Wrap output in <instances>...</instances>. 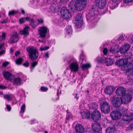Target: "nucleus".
<instances>
[{
    "label": "nucleus",
    "instance_id": "nucleus-2",
    "mask_svg": "<svg viewBox=\"0 0 133 133\" xmlns=\"http://www.w3.org/2000/svg\"><path fill=\"white\" fill-rule=\"evenodd\" d=\"M26 50L28 53L29 57L32 61L36 59L38 56V52L37 49L33 47L29 46L26 48Z\"/></svg>",
    "mask_w": 133,
    "mask_h": 133
},
{
    "label": "nucleus",
    "instance_id": "nucleus-48",
    "mask_svg": "<svg viewBox=\"0 0 133 133\" xmlns=\"http://www.w3.org/2000/svg\"><path fill=\"white\" fill-rule=\"evenodd\" d=\"M48 90V88L46 87H42L41 88V91H47Z\"/></svg>",
    "mask_w": 133,
    "mask_h": 133
},
{
    "label": "nucleus",
    "instance_id": "nucleus-44",
    "mask_svg": "<svg viewBox=\"0 0 133 133\" xmlns=\"http://www.w3.org/2000/svg\"><path fill=\"white\" fill-rule=\"evenodd\" d=\"M25 109V105L24 104H23L21 107V110L20 111L21 113L24 112Z\"/></svg>",
    "mask_w": 133,
    "mask_h": 133
},
{
    "label": "nucleus",
    "instance_id": "nucleus-41",
    "mask_svg": "<svg viewBox=\"0 0 133 133\" xmlns=\"http://www.w3.org/2000/svg\"><path fill=\"white\" fill-rule=\"evenodd\" d=\"M38 62H33L32 63H31V69H32L34 68L38 64Z\"/></svg>",
    "mask_w": 133,
    "mask_h": 133
},
{
    "label": "nucleus",
    "instance_id": "nucleus-11",
    "mask_svg": "<svg viewBox=\"0 0 133 133\" xmlns=\"http://www.w3.org/2000/svg\"><path fill=\"white\" fill-rule=\"evenodd\" d=\"M127 63L128 61L127 59H122L117 61L115 64L119 66H123L125 69Z\"/></svg>",
    "mask_w": 133,
    "mask_h": 133
},
{
    "label": "nucleus",
    "instance_id": "nucleus-22",
    "mask_svg": "<svg viewBox=\"0 0 133 133\" xmlns=\"http://www.w3.org/2000/svg\"><path fill=\"white\" fill-rule=\"evenodd\" d=\"M22 79L18 77L14 78L13 79V84L17 86L20 85L22 84Z\"/></svg>",
    "mask_w": 133,
    "mask_h": 133
},
{
    "label": "nucleus",
    "instance_id": "nucleus-36",
    "mask_svg": "<svg viewBox=\"0 0 133 133\" xmlns=\"http://www.w3.org/2000/svg\"><path fill=\"white\" fill-rule=\"evenodd\" d=\"M22 58H19L16 59V64L18 65H20L23 61Z\"/></svg>",
    "mask_w": 133,
    "mask_h": 133
},
{
    "label": "nucleus",
    "instance_id": "nucleus-53",
    "mask_svg": "<svg viewBox=\"0 0 133 133\" xmlns=\"http://www.w3.org/2000/svg\"><path fill=\"white\" fill-rule=\"evenodd\" d=\"M108 50L106 48H104L103 50V52L104 53V55H107V53H108Z\"/></svg>",
    "mask_w": 133,
    "mask_h": 133
},
{
    "label": "nucleus",
    "instance_id": "nucleus-12",
    "mask_svg": "<svg viewBox=\"0 0 133 133\" xmlns=\"http://www.w3.org/2000/svg\"><path fill=\"white\" fill-rule=\"evenodd\" d=\"M123 103L126 104L131 101L132 98L131 95L129 94H125L122 97Z\"/></svg>",
    "mask_w": 133,
    "mask_h": 133
},
{
    "label": "nucleus",
    "instance_id": "nucleus-62",
    "mask_svg": "<svg viewBox=\"0 0 133 133\" xmlns=\"http://www.w3.org/2000/svg\"><path fill=\"white\" fill-rule=\"evenodd\" d=\"M129 42L131 43H133V36L129 39Z\"/></svg>",
    "mask_w": 133,
    "mask_h": 133
},
{
    "label": "nucleus",
    "instance_id": "nucleus-20",
    "mask_svg": "<svg viewBox=\"0 0 133 133\" xmlns=\"http://www.w3.org/2000/svg\"><path fill=\"white\" fill-rule=\"evenodd\" d=\"M3 76L6 79L9 81H10L12 79V74L10 72L7 71H3Z\"/></svg>",
    "mask_w": 133,
    "mask_h": 133
},
{
    "label": "nucleus",
    "instance_id": "nucleus-31",
    "mask_svg": "<svg viewBox=\"0 0 133 133\" xmlns=\"http://www.w3.org/2000/svg\"><path fill=\"white\" fill-rule=\"evenodd\" d=\"M91 116H101V115L99 111H95L91 114Z\"/></svg>",
    "mask_w": 133,
    "mask_h": 133
},
{
    "label": "nucleus",
    "instance_id": "nucleus-30",
    "mask_svg": "<svg viewBox=\"0 0 133 133\" xmlns=\"http://www.w3.org/2000/svg\"><path fill=\"white\" fill-rule=\"evenodd\" d=\"M126 67L127 69V71H130L133 69V60L131 61V62L129 63V64H127Z\"/></svg>",
    "mask_w": 133,
    "mask_h": 133
},
{
    "label": "nucleus",
    "instance_id": "nucleus-60",
    "mask_svg": "<svg viewBox=\"0 0 133 133\" xmlns=\"http://www.w3.org/2000/svg\"><path fill=\"white\" fill-rule=\"evenodd\" d=\"M123 1L124 2L126 3H128L133 1V0H123Z\"/></svg>",
    "mask_w": 133,
    "mask_h": 133
},
{
    "label": "nucleus",
    "instance_id": "nucleus-19",
    "mask_svg": "<svg viewBox=\"0 0 133 133\" xmlns=\"http://www.w3.org/2000/svg\"><path fill=\"white\" fill-rule=\"evenodd\" d=\"M114 89L111 86H108L105 88L104 91L107 94L110 95L114 92Z\"/></svg>",
    "mask_w": 133,
    "mask_h": 133
},
{
    "label": "nucleus",
    "instance_id": "nucleus-33",
    "mask_svg": "<svg viewBox=\"0 0 133 133\" xmlns=\"http://www.w3.org/2000/svg\"><path fill=\"white\" fill-rule=\"evenodd\" d=\"M123 116H133V113L129 112L127 111H124Z\"/></svg>",
    "mask_w": 133,
    "mask_h": 133
},
{
    "label": "nucleus",
    "instance_id": "nucleus-50",
    "mask_svg": "<svg viewBox=\"0 0 133 133\" xmlns=\"http://www.w3.org/2000/svg\"><path fill=\"white\" fill-rule=\"evenodd\" d=\"M83 6L85 8L87 4V0H83Z\"/></svg>",
    "mask_w": 133,
    "mask_h": 133
},
{
    "label": "nucleus",
    "instance_id": "nucleus-52",
    "mask_svg": "<svg viewBox=\"0 0 133 133\" xmlns=\"http://www.w3.org/2000/svg\"><path fill=\"white\" fill-rule=\"evenodd\" d=\"M16 13L14 10L10 11L9 13V15H14Z\"/></svg>",
    "mask_w": 133,
    "mask_h": 133
},
{
    "label": "nucleus",
    "instance_id": "nucleus-42",
    "mask_svg": "<svg viewBox=\"0 0 133 133\" xmlns=\"http://www.w3.org/2000/svg\"><path fill=\"white\" fill-rule=\"evenodd\" d=\"M19 21L20 24H22L23 23L25 22V18L24 17H22L20 18Z\"/></svg>",
    "mask_w": 133,
    "mask_h": 133
},
{
    "label": "nucleus",
    "instance_id": "nucleus-6",
    "mask_svg": "<svg viewBox=\"0 0 133 133\" xmlns=\"http://www.w3.org/2000/svg\"><path fill=\"white\" fill-rule=\"evenodd\" d=\"M60 12L61 15L66 19L70 18L71 16V13L66 7L62 8Z\"/></svg>",
    "mask_w": 133,
    "mask_h": 133
},
{
    "label": "nucleus",
    "instance_id": "nucleus-3",
    "mask_svg": "<svg viewBox=\"0 0 133 133\" xmlns=\"http://www.w3.org/2000/svg\"><path fill=\"white\" fill-rule=\"evenodd\" d=\"M83 0H72L69 4V8L72 10L74 5L76 10L80 11L84 8L83 6Z\"/></svg>",
    "mask_w": 133,
    "mask_h": 133
},
{
    "label": "nucleus",
    "instance_id": "nucleus-54",
    "mask_svg": "<svg viewBox=\"0 0 133 133\" xmlns=\"http://www.w3.org/2000/svg\"><path fill=\"white\" fill-rule=\"evenodd\" d=\"M9 64V63L8 62H4L3 64V66L4 67H6Z\"/></svg>",
    "mask_w": 133,
    "mask_h": 133
},
{
    "label": "nucleus",
    "instance_id": "nucleus-29",
    "mask_svg": "<svg viewBox=\"0 0 133 133\" xmlns=\"http://www.w3.org/2000/svg\"><path fill=\"white\" fill-rule=\"evenodd\" d=\"M113 63V60L110 58H106L105 59V63L107 66H109L112 65Z\"/></svg>",
    "mask_w": 133,
    "mask_h": 133
},
{
    "label": "nucleus",
    "instance_id": "nucleus-32",
    "mask_svg": "<svg viewBox=\"0 0 133 133\" xmlns=\"http://www.w3.org/2000/svg\"><path fill=\"white\" fill-rule=\"evenodd\" d=\"M122 119L124 121L131 122L133 121V117H123Z\"/></svg>",
    "mask_w": 133,
    "mask_h": 133
},
{
    "label": "nucleus",
    "instance_id": "nucleus-13",
    "mask_svg": "<svg viewBox=\"0 0 133 133\" xmlns=\"http://www.w3.org/2000/svg\"><path fill=\"white\" fill-rule=\"evenodd\" d=\"M130 46L128 44L126 43L119 49V51L122 54H125L129 50Z\"/></svg>",
    "mask_w": 133,
    "mask_h": 133
},
{
    "label": "nucleus",
    "instance_id": "nucleus-34",
    "mask_svg": "<svg viewBox=\"0 0 133 133\" xmlns=\"http://www.w3.org/2000/svg\"><path fill=\"white\" fill-rule=\"evenodd\" d=\"M66 32L69 34H72V29L71 26H69L66 28Z\"/></svg>",
    "mask_w": 133,
    "mask_h": 133
},
{
    "label": "nucleus",
    "instance_id": "nucleus-10",
    "mask_svg": "<svg viewBox=\"0 0 133 133\" xmlns=\"http://www.w3.org/2000/svg\"><path fill=\"white\" fill-rule=\"evenodd\" d=\"M48 29L45 26L39 27L38 30L39 34L42 38H44L46 37V34L47 32Z\"/></svg>",
    "mask_w": 133,
    "mask_h": 133
},
{
    "label": "nucleus",
    "instance_id": "nucleus-61",
    "mask_svg": "<svg viewBox=\"0 0 133 133\" xmlns=\"http://www.w3.org/2000/svg\"><path fill=\"white\" fill-rule=\"evenodd\" d=\"M8 21L7 19H6L5 20H4L3 21H1V22L2 23H6Z\"/></svg>",
    "mask_w": 133,
    "mask_h": 133
},
{
    "label": "nucleus",
    "instance_id": "nucleus-27",
    "mask_svg": "<svg viewBox=\"0 0 133 133\" xmlns=\"http://www.w3.org/2000/svg\"><path fill=\"white\" fill-rule=\"evenodd\" d=\"M81 114L83 116H90V112L87 109L84 110Z\"/></svg>",
    "mask_w": 133,
    "mask_h": 133
},
{
    "label": "nucleus",
    "instance_id": "nucleus-40",
    "mask_svg": "<svg viewBox=\"0 0 133 133\" xmlns=\"http://www.w3.org/2000/svg\"><path fill=\"white\" fill-rule=\"evenodd\" d=\"M38 25V24L37 25V24H36L35 22H34V19H32L31 20V23L30 24V25L33 28H35L36 26L37 25Z\"/></svg>",
    "mask_w": 133,
    "mask_h": 133
},
{
    "label": "nucleus",
    "instance_id": "nucleus-1",
    "mask_svg": "<svg viewBox=\"0 0 133 133\" xmlns=\"http://www.w3.org/2000/svg\"><path fill=\"white\" fill-rule=\"evenodd\" d=\"M98 14L97 7L95 6L92 7L90 9L89 13L86 16L87 21L89 22H92L93 24L95 25L99 19V17L98 15Z\"/></svg>",
    "mask_w": 133,
    "mask_h": 133
},
{
    "label": "nucleus",
    "instance_id": "nucleus-4",
    "mask_svg": "<svg viewBox=\"0 0 133 133\" xmlns=\"http://www.w3.org/2000/svg\"><path fill=\"white\" fill-rule=\"evenodd\" d=\"M91 128H88L86 130L87 133H96L102 130L100 124L98 123L95 122L92 125Z\"/></svg>",
    "mask_w": 133,
    "mask_h": 133
},
{
    "label": "nucleus",
    "instance_id": "nucleus-46",
    "mask_svg": "<svg viewBox=\"0 0 133 133\" xmlns=\"http://www.w3.org/2000/svg\"><path fill=\"white\" fill-rule=\"evenodd\" d=\"M101 117H91L92 118L95 122L99 121L101 119Z\"/></svg>",
    "mask_w": 133,
    "mask_h": 133
},
{
    "label": "nucleus",
    "instance_id": "nucleus-28",
    "mask_svg": "<svg viewBox=\"0 0 133 133\" xmlns=\"http://www.w3.org/2000/svg\"><path fill=\"white\" fill-rule=\"evenodd\" d=\"M132 56L133 55H132V54L130 52L125 53L123 56V57L125 58L124 59H127L128 61V60L131 58Z\"/></svg>",
    "mask_w": 133,
    "mask_h": 133
},
{
    "label": "nucleus",
    "instance_id": "nucleus-18",
    "mask_svg": "<svg viewBox=\"0 0 133 133\" xmlns=\"http://www.w3.org/2000/svg\"><path fill=\"white\" fill-rule=\"evenodd\" d=\"M75 128L76 132L78 133H83L84 130L83 127L80 124H77Z\"/></svg>",
    "mask_w": 133,
    "mask_h": 133
},
{
    "label": "nucleus",
    "instance_id": "nucleus-47",
    "mask_svg": "<svg viewBox=\"0 0 133 133\" xmlns=\"http://www.w3.org/2000/svg\"><path fill=\"white\" fill-rule=\"evenodd\" d=\"M6 36V34L5 32H4L2 33V38L1 40V41H2V40L3 39L5 40V38Z\"/></svg>",
    "mask_w": 133,
    "mask_h": 133
},
{
    "label": "nucleus",
    "instance_id": "nucleus-7",
    "mask_svg": "<svg viewBox=\"0 0 133 133\" xmlns=\"http://www.w3.org/2000/svg\"><path fill=\"white\" fill-rule=\"evenodd\" d=\"M112 103L113 106L119 108L123 103L122 99L116 97H114L112 100Z\"/></svg>",
    "mask_w": 133,
    "mask_h": 133
},
{
    "label": "nucleus",
    "instance_id": "nucleus-56",
    "mask_svg": "<svg viewBox=\"0 0 133 133\" xmlns=\"http://www.w3.org/2000/svg\"><path fill=\"white\" fill-rule=\"evenodd\" d=\"M38 21L39 24H42L44 22L43 20L41 18H40L39 19H38Z\"/></svg>",
    "mask_w": 133,
    "mask_h": 133
},
{
    "label": "nucleus",
    "instance_id": "nucleus-37",
    "mask_svg": "<svg viewBox=\"0 0 133 133\" xmlns=\"http://www.w3.org/2000/svg\"><path fill=\"white\" fill-rule=\"evenodd\" d=\"M4 98L5 99H7L8 101L11 100L12 99L11 96L9 94L4 95Z\"/></svg>",
    "mask_w": 133,
    "mask_h": 133
},
{
    "label": "nucleus",
    "instance_id": "nucleus-59",
    "mask_svg": "<svg viewBox=\"0 0 133 133\" xmlns=\"http://www.w3.org/2000/svg\"><path fill=\"white\" fill-rule=\"evenodd\" d=\"M5 52V50H3L0 51V56H2L3 54H4Z\"/></svg>",
    "mask_w": 133,
    "mask_h": 133
},
{
    "label": "nucleus",
    "instance_id": "nucleus-15",
    "mask_svg": "<svg viewBox=\"0 0 133 133\" xmlns=\"http://www.w3.org/2000/svg\"><path fill=\"white\" fill-rule=\"evenodd\" d=\"M95 1L96 3L100 9H103L105 7L106 0H95Z\"/></svg>",
    "mask_w": 133,
    "mask_h": 133
},
{
    "label": "nucleus",
    "instance_id": "nucleus-17",
    "mask_svg": "<svg viewBox=\"0 0 133 133\" xmlns=\"http://www.w3.org/2000/svg\"><path fill=\"white\" fill-rule=\"evenodd\" d=\"M70 67L71 71L73 72L77 71L79 69L78 64L76 62H74L71 63Z\"/></svg>",
    "mask_w": 133,
    "mask_h": 133
},
{
    "label": "nucleus",
    "instance_id": "nucleus-49",
    "mask_svg": "<svg viewBox=\"0 0 133 133\" xmlns=\"http://www.w3.org/2000/svg\"><path fill=\"white\" fill-rule=\"evenodd\" d=\"M29 63L27 61L25 63H24L23 64V65L26 67H28L29 66Z\"/></svg>",
    "mask_w": 133,
    "mask_h": 133
},
{
    "label": "nucleus",
    "instance_id": "nucleus-16",
    "mask_svg": "<svg viewBox=\"0 0 133 133\" xmlns=\"http://www.w3.org/2000/svg\"><path fill=\"white\" fill-rule=\"evenodd\" d=\"M125 89L123 87H120L117 88L116 92L117 95L122 97L125 94Z\"/></svg>",
    "mask_w": 133,
    "mask_h": 133
},
{
    "label": "nucleus",
    "instance_id": "nucleus-26",
    "mask_svg": "<svg viewBox=\"0 0 133 133\" xmlns=\"http://www.w3.org/2000/svg\"><path fill=\"white\" fill-rule=\"evenodd\" d=\"M119 51V48L118 47H115L114 48L111 47L109 50V52L113 54L117 53Z\"/></svg>",
    "mask_w": 133,
    "mask_h": 133
},
{
    "label": "nucleus",
    "instance_id": "nucleus-21",
    "mask_svg": "<svg viewBox=\"0 0 133 133\" xmlns=\"http://www.w3.org/2000/svg\"><path fill=\"white\" fill-rule=\"evenodd\" d=\"M29 27L28 26H26L22 30L19 31V34L21 35H24L25 36H26L29 34L28 30Z\"/></svg>",
    "mask_w": 133,
    "mask_h": 133
},
{
    "label": "nucleus",
    "instance_id": "nucleus-25",
    "mask_svg": "<svg viewBox=\"0 0 133 133\" xmlns=\"http://www.w3.org/2000/svg\"><path fill=\"white\" fill-rule=\"evenodd\" d=\"M116 130L114 127H109L106 129V133H116Z\"/></svg>",
    "mask_w": 133,
    "mask_h": 133
},
{
    "label": "nucleus",
    "instance_id": "nucleus-38",
    "mask_svg": "<svg viewBox=\"0 0 133 133\" xmlns=\"http://www.w3.org/2000/svg\"><path fill=\"white\" fill-rule=\"evenodd\" d=\"M98 59V58H97L96 59V61L97 62L99 63H105V59L106 58H101L100 59Z\"/></svg>",
    "mask_w": 133,
    "mask_h": 133
},
{
    "label": "nucleus",
    "instance_id": "nucleus-5",
    "mask_svg": "<svg viewBox=\"0 0 133 133\" xmlns=\"http://www.w3.org/2000/svg\"><path fill=\"white\" fill-rule=\"evenodd\" d=\"M101 111L105 114H107L110 110V105L107 102H103L101 104Z\"/></svg>",
    "mask_w": 133,
    "mask_h": 133
},
{
    "label": "nucleus",
    "instance_id": "nucleus-8",
    "mask_svg": "<svg viewBox=\"0 0 133 133\" xmlns=\"http://www.w3.org/2000/svg\"><path fill=\"white\" fill-rule=\"evenodd\" d=\"M76 25L78 26L81 27L83 23L82 15L81 13L77 15L75 17Z\"/></svg>",
    "mask_w": 133,
    "mask_h": 133
},
{
    "label": "nucleus",
    "instance_id": "nucleus-58",
    "mask_svg": "<svg viewBox=\"0 0 133 133\" xmlns=\"http://www.w3.org/2000/svg\"><path fill=\"white\" fill-rule=\"evenodd\" d=\"M113 120H117L120 118V117H111Z\"/></svg>",
    "mask_w": 133,
    "mask_h": 133
},
{
    "label": "nucleus",
    "instance_id": "nucleus-14",
    "mask_svg": "<svg viewBox=\"0 0 133 133\" xmlns=\"http://www.w3.org/2000/svg\"><path fill=\"white\" fill-rule=\"evenodd\" d=\"M19 39L18 34L15 33L11 36L8 42L9 44H12L17 42Z\"/></svg>",
    "mask_w": 133,
    "mask_h": 133
},
{
    "label": "nucleus",
    "instance_id": "nucleus-63",
    "mask_svg": "<svg viewBox=\"0 0 133 133\" xmlns=\"http://www.w3.org/2000/svg\"><path fill=\"white\" fill-rule=\"evenodd\" d=\"M6 88V87L2 85H0V89H4Z\"/></svg>",
    "mask_w": 133,
    "mask_h": 133
},
{
    "label": "nucleus",
    "instance_id": "nucleus-39",
    "mask_svg": "<svg viewBox=\"0 0 133 133\" xmlns=\"http://www.w3.org/2000/svg\"><path fill=\"white\" fill-rule=\"evenodd\" d=\"M67 62L69 63H73L75 62V60L73 57H69L68 58Z\"/></svg>",
    "mask_w": 133,
    "mask_h": 133
},
{
    "label": "nucleus",
    "instance_id": "nucleus-55",
    "mask_svg": "<svg viewBox=\"0 0 133 133\" xmlns=\"http://www.w3.org/2000/svg\"><path fill=\"white\" fill-rule=\"evenodd\" d=\"M6 109H7L8 110V111H10L11 110V107L10 106V105L8 104H6Z\"/></svg>",
    "mask_w": 133,
    "mask_h": 133
},
{
    "label": "nucleus",
    "instance_id": "nucleus-45",
    "mask_svg": "<svg viewBox=\"0 0 133 133\" xmlns=\"http://www.w3.org/2000/svg\"><path fill=\"white\" fill-rule=\"evenodd\" d=\"M80 61H82V63H84L83 61L84 60H85V61H86V58L83 55H82L80 56Z\"/></svg>",
    "mask_w": 133,
    "mask_h": 133
},
{
    "label": "nucleus",
    "instance_id": "nucleus-43",
    "mask_svg": "<svg viewBox=\"0 0 133 133\" xmlns=\"http://www.w3.org/2000/svg\"><path fill=\"white\" fill-rule=\"evenodd\" d=\"M49 47L48 46H45L44 47H41L40 48V51H45L48 49Z\"/></svg>",
    "mask_w": 133,
    "mask_h": 133
},
{
    "label": "nucleus",
    "instance_id": "nucleus-64",
    "mask_svg": "<svg viewBox=\"0 0 133 133\" xmlns=\"http://www.w3.org/2000/svg\"><path fill=\"white\" fill-rule=\"evenodd\" d=\"M20 53V52L19 51H16L15 53V55L17 56L18 55H19Z\"/></svg>",
    "mask_w": 133,
    "mask_h": 133
},
{
    "label": "nucleus",
    "instance_id": "nucleus-24",
    "mask_svg": "<svg viewBox=\"0 0 133 133\" xmlns=\"http://www.w3.org/2000/svg\"><path fill=\"white\" fill-rule=\"evenodd\" d=\"M88 107L90 109H93L94 110H95L97 108L98 105L96 103L93 102L89 104Z\"/></svg>",
    "mask_w": 133,
    "mask_h": 133
},
{
    "label": "nucleus",
    "instance_id": "nucleus-35",
    "mask_svg": "<svg viewBox=\"0 0 133 133\" xmlns=\"http://www.w3.org/2000/svg\"><path fill=\"white\" fill-rule=\"evenodd\" d=\"M91 66L89 63L83 64L82 66V68L83 70L90 68L91 67Z\"/></svg>",
    "mask_w": 133,
    "mask_h": 133
},
{
    "label": "nucleus",
    "instance_id": "nucleus-51",
    "mask_svg": "<svg viewBox=\"0 0 133 133\" xmlns=\"http://www.w3.org/2000/svg\"><path fill=\"white\" fill-rule=\"evenodd\" d=\"M53 0H44V2L45 4H50L52 1Z\"/></svg>",
    "mask_w": 133,
    "mask_h": 133
},
{
    "label": "nucleus",
    "instance_id": "nucleus-9",
    "mask_svg": "<svg viewBox=\"0 0 133 133\" xmlns=\"http://www.w3.org/2000/svg\"><path fill=\"white\" fill-rule=\"evenodd\" d=\"M58 5V3L56 2L52 3L50 8V11L54 13L58 11L59 10V7Z\"/></svg>",
    "mask_w": 133,
    "mask_h": 133
},
{
    "label": "nucleus",
    "instance_id": "nucleus-57",
    "mask_svg": "<svg viewBox=\"0 0 133 133\" xmlns=\"http://www.w3.org/2000/svg\"><path fill=\"white\" fill-rule=\"evenodd\" d=\"M124 39V37L123 35L120 36L118 38V40L119 41H122Z\"/></svg>",
    "mask_w": 133,
    "mask_h": 133
},
{
    "label": "nucleus",
    "instance_id": "nucleus-23",
    "mask_svg": "<svg viewBox=\"0 0 133 133\" xmlns=\"http://www.w3.org/2000/svg\"><path fill=\"white\" fill-rule=\"evenodd\" d=\"M122 114L118 110L112 111L110 113V116H121Z\"/></svg>",
    "mask_w": 133,
    "mask_h": 133
}]
</instances>
